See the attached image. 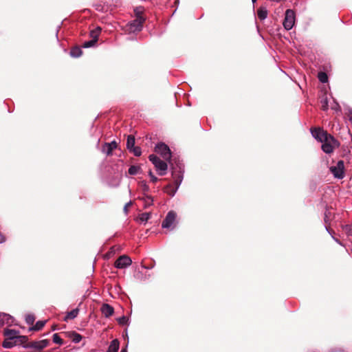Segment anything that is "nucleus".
Returning a JSON list of instances; mask_svg holds the SVG:
<instances>
[{
    "label": "nucleus",
    "instance_id": "aec40b11",
    "mask_svg": "<svg viewBox=\"0 0 352 352\" xmlns=\"http://www.w3.org/2000/svg\"><path fill=\"white\" fill-rule=\"evenodd\" d=\"M257 15L260 20H264L267 16V10L265 8L261 7L257 10Z\"/></svg>",
    "mask_w": 352,
    "mask_h": 352
},
{
    "label": "nucleus",
    "instance_id": "ea45409f",
    "mask_svg": "<svg viewBox=\"0 0 352 352\" xmlns=\"http://www.w3.org/2000/svg\"><path fill=\"white\" fill-rule=\"evenodd\" d=\"M6 241L5 236L0 232V243Z\"/></svg>",
    "mask_w": 352,
    "mask_h": 352
},
{
    "label": "nucleus",
    "instance_id": "f3484780",
    "mask_svg": "<svg viewBox=\"0 0 352 352\" xmlns=\"http://www.w3.org/2000/svg\"><path fill=\"white\" fill-rule=\"evenodd\" d=\"M120 347V342L118 339L112 340L108 347L107 352H118Z\"/></svg>",
    "mask_w": 352,
    "mask_h": 352
},
{
    "label": "nucleus",
    "instance_id": "f257e3e1",
    "mask_svg": "<svg viewBox=\"0 0 352 352\" xmlns=\"http://www.w3.org/2000/svg\"><path fill=\"white\" fill-rule=\"evenodd\" d=\"M5 339L2 346L6 349L12 348L14 346L22 345L24 347L25 344L28 341L26 336H20L19 331L14 329H5L3 331Z\"/></svg>",
    "mask_w": 352,
    "mask_h": 352
},
{
    "label": "nucleus",
    "instance_id": "6e6552de",
    "mask_svg": "<svg viewBox=\"0 0 352 352\" xmlns=\"http://www.w3.org/2000/svg\"><path fill=\"white\" fill-rule=\"evenodd\" d=\"M50 341L48 340H42L40 341L30 342L25 344V348H32L36 350H42L48 346Z\"/></svg>",
    "mask_w": 352,
    "mask_h": 352
},
{
    "label": "nucleus",
    "instance_id": "37998d69",
    "mask_svg": "<svg viewBox=\"0 0 352 352\" xmlns=\"http://www.w3.org/2000/svg\"><path fill=\"white\" fill-rule=\"evenodd\" d=\"M253 3H255L257 0H252Z\"/></svg>",
    "mask_w": 352,
    "mask_h": 352
},
{
    "label": "nucleus",
    "instance_id": "9d476101",
    "mask_svg": "<svg viewBox=\"0 0 352 352\" xmlns=\"http://www.w3.org/2000/svg\"><path fill=\"white\" fill-rule=\"evenodd\" d=\"M177 214L174 211H170L166 214L165 219L162 221V228H170L176 219Z\"/></svg>",
    "mask_w": 352,
    "mask_h": 352
},
{
    "label": "nucleus",
    "instance_id": "e433bc0d",
    "mask_svg": "<svg viewBox=\"0 0 352 352\" xmlns=\"http://www.w3.org/2000/svg\"><path fill=\"white\" fill-rule=\"evenodd\" d=\"M148 175L151 177V180L152 182L155 183L158 180L157 177L153 175L151 170L149 171Z\"/></svg>",
    "mask_w": 352,
    "mask_h": 352
},
{
    "label": "nucleus",
    "instance_id": "ddd939ff",
    "mask_svg": "<svg viewBox=\"0 0 352 352\" xmlns=\"http://www.w3.org/2000/svg\"><path fill=\"white\" fill-rule=\"evenodd\" d=\"M172 176L174 180V185L179 188L183 179V175L180 170H176L173 168Z\"/></svg>",
    "mask_w": 352,
    "mask_h": 352
},
{
    "label": "nucleus",
    "instance_id": "b1692460",
    "mask_svg": "<svg viewBox=\"0 0 352 352\" xmlns=\"http://www.w3.org/2000/svg\"><path fill=\"white\" fill-rule=\"evenodd\" d=\"M135 138L133 135H129L126 141V148L128 150H131V148L135 146Z\"/></svg>",
    "mask_w": 352,
    "mask_h": 352
},
{
    "label": "nucleus",
    "instance_id": "7ed1b4c3",
    "mask_svg": "<svg viewBox=\"0 0 352 352\" xmlns=\"http://www.w3.org/2000/svg\"><path fill=\"white\" fill-rule=\"evenodd\" d=\"M149 160L154 164L155 168L159 171V175H164L166 173L168 164L165 161L160 160L155 155L148 156Z\"/></svg>",
    "mask_w": 352,
    "mask_h": 352
},
{
    "label": "nucleus",
    "instance_id": "bb28decb",
    "mask_svg": "<svg viewBox=\"0 0 352 352\" xmlns=\"http://www.w3.org/2000/svg\"><path fill=\"white\" fill-rule=\"evenodd\" d=\"M141 170V168L140 166H131L129 168V173L131 175H136L140 170Z\"/></svg>",
    "mask_w": 352,
    "mask_h": 352
},
{
    "label": "nucleus",
    "instance_id": "4c0bfd02",
    "mask_svg": "<svg viewBox=\"0 0 352 352\" xmlns=\"http://www.w3.org/2000/svg\"><path fill=\"white\" fill-rule=\"evenodd\" d=\"M132 205V201H129L128 202L127 204H125L124 207V211L127 213L128 212V208L129 206H131Z\"/></svg>",
    "mask_w": 352,
    "mask_h": 352
},
{
    "label": "nucleus",
    "instance_id": "393cba45",
    "mask_svg": "<svg viewBox=\"0 0 352 352\" xmlns=\"http://www.w3.org/2000/svg\"><path fill=\"white\" fill-rule=\"evenodd\" d=\"M144 12V8L143 7H136L135 9H134V13H135V15L136 16L137 19H139V18H144L143 16V13Z\"/></svg>",
    "mask_w": 352,
    "mask_h": 352
},
{
    "label": "nucleus",
    "instance_id": "39448f33",
    "mask_svg": "<svg viewBox=\"0 0 352 352\" xmlns=\"http://www.w3.org/2000/svg\"><path fill=\"white\" fill-rule=\"evenodd\" d=\"M330 171L336 178L342 179L344 177V163L342 160L337 162L336 166L330 167Z\"/></svg>",
    "mask_w": 352,
    "mask_h": 352
},
{
    "label": "nucleus",
    "instance_id": "c85d7f7f",
    "mask_svg": "<svg viewBox=\"0 0 352 352\" xmlns=\"http://www.w3.org/2000/svg\"><path fill=\"white\" fill-rule=\"evenodd\" d=\"M53 342L60 345L63 344V339L58 336V333H54L53 335Z\"/></svg>",
    "mask_w": 352,
    "mask_h": 352
},
{
    "label": "nucleus",
    "instance_id": "dca6fc26",
    "mask_svg": "<svg viewBox=\"0 0 352 352\" xmlns=\"http://www.w3.org/2000/svg\"><path fill=\"white\" fill-rule=\"evenodd\" d=\"M65 334L75 343H78L82 340V336L75 331L66 332Z\"/></svg>",
    "mask_w": 352,
    "mask_h": 352
},
{
    "label": "nucleus",
    "instance_id": "c9c22d12",
    "mask_svg": "<svg viewBox=\"0 0 352 352\" xmlns=\"http://www.w3.org/2000/svg\"><path fill=\"white\" fill-rule=\"evenodd\" d=\"M140 186L142 189V190L144 192H148L149 190V187L146 184V183L144 181H142L141 183H140Z\"/></svg>",
    "mask_w": 352,
    "mask_h": 352
},
{
    "label": "nucleus",
    "instance_id": "cd10ccee",
    "mask_svg": "<svg viewBox=\"0 0 352 352\" xmlns=\"http://www.w3.org/2000/svg\"><path fill=\"white\" fill-rule=\"evenodd\" d=\"M96 43L97 42L96 41V40L91 39L90 41L84 42V43L82 44V47H84V48L91 47L94 46Z\"/></svg>",
    "mask_w": 352,
    "mask_h": 352
},
{
    "label": "nucleus",
    "instance_id": "412c9836",
    "mask_svg": "<svg viewBox=\"0 0 352 352\" xmlns=\"http://www.w3.org/2000/svg\"><path fill=\"white\" fill-rule=\"evenodd\" d=\"M82 51L81 48L79 47L78 46L74 47L73 48H72V50L70 51V55L74 58H78V57L82 55Z\"/></svg>",
    "mask_w": 352,
    "mask_h": 352
},
{
    "label": "nucleus",
    "instance_id": "7c9ffc66",
    "mask_svg": "<svg viewBox=\"0 0 352 352\" xmlns=\"http://www.w3.org/2000/svg\"><path fill=\"white\" fill-rule=\"evenodd\" d=\"M25 321L28 324L32 325L35 321V316L33 314H28L25 317Z\"/></svg>",
    "mask_w": 352,
    "mask_h": 352
},
{
    "label": "nucleus",
    "instance_id": "1a4fd4ad",
    "mask_svg": "<svg viewBox=\"0 0 352 352\" xmlns=\"http://www.w3.org/2000/svg\"><path fill=\"white\" fill-rule=\"evenodd\" d=\"M132 263L131 259L126 255L120 256L114 263L116 268L123 269L129 266Z\"/></svg>",
    "mask_w": 352,
    "mask_h": 352
},
{
    "label": "nucleus",
    "instance_id": "a19ab883",
    "mask_svg": "<svg viewBox=\"0 0 352 352\" xmlns=\"http://www.w3.org/2000/svg\"><path fill=\"white\" fill-rule=\"evenodd\" d=\"M120 352H127V345L124 348H122Z\"/></svg>",
    "mask_w": 352,
    "mask_h": 352
},
{
    "label": "nucleus",
    "instance_id": "5701e85b",
    "mask_svg": "<svg viewBox=\"0 0 352 352\" xmlns=\"http://www.w3.org/2000/svg\"><path fill=\"white\" fill-rule=\"evenodd\" d=\"M46 320H39L36 324L30 328V331H39L41 330L45 324Z\"/></svg>",
    "mask_w": 352,
    "mask_h": 352
},
{
    "label": "nucleus",
    "instance_id": "a878e982",
    "mask_svg": "<svg viewBox=\"0 0 352 352\" xmlns=\"http://www.w3.org/2000/svg\"><path fill=\"white\" fill-rule=\"evenodd\" d=\"M318 78L321 82H327L328 81V76L325 72H320L318 74Z\"/></svg>",
    "mask_w": 352,
    "mask_h": 352
},
{
    "label": "nucleus",
    "instance_id": "a211bd4d",
    "mask_svg": "<svg viewBox=\"0 0 352 352\" xmlns=\"http://www.w3.org/2000/svg\"><path fill=\"white\" fill-rule=\"evenodd\" d=\"M178 188H177V186H175V185H173V184H168L167 186H166L164 188V191L170 195V196H174V195L175 194L176 191L177 190Z\"/></svg>",
    "mask_w": 352,
    "mask_h": 352
},
{
    "label": "nucleus",
    "instance_id": "c756f323",
    "mask_svg": "<svg viewBox=\"0 0 352 352\" xmlns=\"http://www.w3.org/2000/svg\"><path fill=\"white\" fill-rule=\"evenodd\" d=\"M129 151L133 153L135 156H140L142 154L141 148L139 146H134L131 148V150H129Z\"/></svg>",
    "mask_w": 352,
    "mask_h": 352
},
{
    "label": "nucleus",
    "instance_id": "9b49d317",
    "mask_svg": "<svg viewBox=\"0 0 352 352\" xmlns=\"http://www.w3.org/2000/svg\"><path fill=\"white\" fill-rule=\"evenodd\" d=\"M340 146L339 142L336 140V143L334 144L333 142L330 141V139L328 138L327 141H324L322 145V151L326 153H331L333 151V149Z\"/></svg>",
    "mask_w": 352,
    "mask_h": 352
},
{
    "label": "nucleus",
    "instance_id": "4468645a",
    "mask_svg": "<svg viewBox=\"0 0 352 352\" xmlns=\"http://www.w3.org/2000/svg\"><path fill=\"white\" fill-rule=\"evenodd\" d=\"M100 310H101L102 314L106 318H109V317L111 316L114 313L113 307L111 305L107 304V303H104L102 305Z\"/></svg>",
    "mask_w": 352,
    "mask_h": 352
},
{
    "label": "nucleus",
    "instance_id": "473e14b6",
    "mask_svg": "<svg viewBox=\"0 0 352 352\" xmlns=\"http://www.w3.org/2000/svg\"><path fill=\"white\" fill-rule=\"evenodd\" d=\"M153 197L151 196L146 195V197L144 198L145 207L151 206L153 204Z\"/></svg>",
    "mask_w": 352,
    "mask_h": 352
},
{
    "label": "nucleus",
    "instance_id": "f03ea898",
    "mask_svg": "<svg viewBox=\"0 0 352 352\" xmlns=\"http://www.w3.org/2000/svg\"><path fill=\"white\" fill-rule=\"evenodd\" d=\"M311 133L314 138L320 142L327 141V140L329 138L330 141L333 142L334 144L336 143V139L320 127L311 129Z\"/></svg>",
    "mask_w": 352,
    "mask_h": 352
},
{
    "label": "nucleus",
    "instance_id": "20e7f679",
    "mask_svg": "<svg viewBox=\"0 0 352 352\" xmlns=\"http://www.w3.org/2000/svg\"><path fill=\"white\" fill-rule=\"evenodd\" d=\"M155 152L161 155L164 160L170 162L171 152L169 147L164 143H160L155 146Z\"/></svg>",
    "mask_w": 352,
    "mask_h": 352
},
{
    "label": "nucleus",
    "instance_id": "423d86ee",
    "mask_svg": "<svg viewBox=\"0 0 352 352\" xmlns=\"http://www.w3.org/2000/svg\"><path fill=\"white\" fill-rule=\"evenodd\" d=\"M295 23V12L294 10L288 9L285 12V16L283 21V26L287 30H291Z\"/></svg>",
    "mask_w": 352,
    "mask_h": 352
},
{
    "label": "nucleus",
    "instance_id": "6ab92c4d",
    "mask_svg": "<svg viewBox=\"0 0 352 352\" xmlns=\"http://www.w3.org/2000/svg\"><path fill=\"white\" fill-rule=\"evenodd\" d=\"M79 309L78 308L74 309L72 311L67 312L66 316L64 318V321H68L69 320L74 319L78 314Z\"/></svg>",
    "mask_w": 352,
    "mask_h": 352
},
{
    "label": "nucleus",
    "instance_id": "58836bf2",
    "mask_svg": "<svg viewBox=\"0 0 352 352\" xmlns=\"http://www.w3.org/2000/svg\"><path fill=\"white\" fill-rule=\"evenodd\" d=\"M347 116L349 121L352 123V109L349 111Z\"/></svg>",
    "mask_w": 352,
    "mask_h": 352
},
{
    "label": "nucleus",
    "instance_id": "2f4dec72",
    "mask_svg": "<svg viewBox=\"0 0 352 352\" xmlns=\"http://www.w3.org/2000/svg\"><path fill=\"white\" fill-rule=\"evenodd\" d=\"M151 215V214L150 212H144L140 214V220L141 221H147L150 219Z\"/></svg>",
    "mask_w": 352,
    "mask_h": 352
},
{
    "label": "nucleus",
    "instance_id": "0eeeda50",
    "mask_svg": "<svg viewBox=\"0 0 352 352\" xmlns=\"http://www.w3.org/2000/svg\"><path fill=\"white\" fill-rule=\"evenodd\" d=\"M145 18H135L127 24L128 30L130 32H140L142 30Z\"/></svg>",
    "mask_w": 352,
    "mask_h": 352
},
{
    "label": "nucleus",
    "instance_id": "f704fd0d",
    "mask_svg": "<svg viewBox=\"0 0 352 352\" xmlns=\"http://www.w3.org/2000/svg\"><path fill=\"white\" fill-rule=\"evenodd\" d=\"M117 321L119 324L120 325H124L127 323L128 318L126 316H122L120 318H118L117 319Z\"/></svg>",
    "mask_w": 352,
    "mask_h": 352
},
{
    "label": "nucleus",
    "instance_id": "79ce46f5",
    "mask_svg": "<svg viewBox=\"0 0 352 352\" xmlns=\"http://www.w3.org/2000/svg\"><path fill=\"white\" fill-rule=\"evenodd\" d=\"M56 329V326H54V327H52V330H55Z\"/></svg>",
    "mask_w": 352,
    "mask_h": 352
},
{
    "label": "nucleus",
    "instance_id": "72a5a7b5",
    "mask_svg": "<svg viewBox=\"0 0 352 352\" xmlns=\"http://www.w3.org/2000/svg\"><path fill=\"white\" fill-rule=\"evenodd\" d=\"M321 103H322V109L323 111H326L328 109V101H327V98L325 97L324 98H322L321 100Z\"/></svg>",
    "mask_w": 352,
    "mask_h": 352
},
{
    "label": "nucleus",
    "instance_id": "f8f14e48",
    "mask_svg": "<svg viewBox=\"0 0 352 352\" xmlns=\"http://www.w3.org/2000/svg\"><path fill=\"white\" fill-rule=\"evenodd\" d=\"M118 147V143L116 141L111 142H105L102 146V152L107 154V155H112V152Z\"/></svg>",
    "mask_w": 352,
    "mask_h": 352
},
{
    "label": "nucleus",
    "instance_id": "4be33fe9",
    "mask_svg": "<svg viewBox=\"0 0 352 352\" xmlns=\"http://www.w3.org/2000/svg\"><path fill=\"white\" fill-rule=\"evenodd\" d=\"M100 32L101 28L100 27H97L96 29L90 32V37L91 38V39L96 40V41L97 42Z\"/></svg>",
    "mask_w": 352,
    "mask_h": 352
},
{
    "label": "nucleus",
    "instance_id": "2eb2a0df",
    "mask_svg": "<svg viewBox=\"0 0 352 352\" xmlns=\"http://www.w3.org/2000/svg\"><path fill=\"white\" fill-rule=\"evenodd\" d=\"M13 322V318L9 314L0 313V327L4 324L10 325Z\"/></svg>",
    "mask_w": 352,
    "mask_h": 352
}]
</instances>
